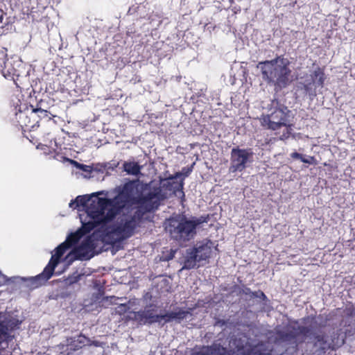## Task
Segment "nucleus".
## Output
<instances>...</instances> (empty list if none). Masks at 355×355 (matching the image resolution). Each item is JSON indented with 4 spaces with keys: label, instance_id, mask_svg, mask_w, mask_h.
<instances>
[{
    "label": "nucleus",
    "instance_id": "nucleus-1",
    "mask_svg": "<svg viewBox=\"0 0 355 355\" xmlns=\"http://www.w3.org/2000/svg\"><path fill=\"white\" fill-rule=\"evenodd\" d=\"M136 197L132 200L137 207L127 208L125 212L118 218L115 224H106L105 226H99L102 233L103 239L110 243L128 239L132 236L135 230L139 227L144 215L152 211H147L144 205L136 202Z\"/></svg>",
    "mask_w": 355,
    "mask_h": 355
},
{
    "label": "nucleus",
    "instance_id": "nucleus-28",
    "mask_svg": "<svg viewBox=\"0 0 355 355\" xmlns=\"http://www.w3.org/2000/svg\"><path fill=\"white\" fill-rule=\"evenodd\" d=\"M158 322H161L162 320H164V323H168L173 320L171 312L166 313L163 315L158 314Z\"/></svg>",
    "mask_w": 355,
    "mask_h": 355
},
{
    "label": "nucleus",
    "instance_id": "nucleus-24",
    "mask_svg": "<svg viewBox=\"0 0 355 355\" xmlns=\"http://www.w3.org/2000/svg\"><path fill=\"white\" fill-rule=\"evenodd\" d=\"M64 158L65 160H67V162H69L71 164H72L73 166H75L77 168H79L84 172L89 173L92 171V168L90 166L78 163V162L71 159H69V158H66V157H64Z\"/></svg>",
    "mask_w": 355,
    "mask_h": 355
},
{
    "label": "nucleus",
    "instance_id": "nucleus-12",
    "mask_svg": "<svg viewBox=\"0 0 355 355\" xmlns=\"http://www.w3.org/2000/svg\"><path fill=\"white\" fill-rule=\"evenodd\" d=\"M0 71L6 78L12 80L15 83L26 73L24 62L14 57L4 60L2 67H0Z\"/></svg>",
    "mask_w": 355,
    "mask_h": 355
},
{
    "label": "nucleus",
    "instance_id": "nucleus-10",
    "mask_svg": "<svg viewBox=\"0 0 355 355\" xmlns=\"http://www.w3.org/2000/svg\"><path fill=\"white\" fill-rule=\"evenodd\" d=\"M253 152L251 148H233L230 153V166L229 173H234L244 171L252 158Z\"/></svg>",
    "mask_w": 355,
    "mask_h": 355
},
{
    "label": "nucleus",
    "instance_id": "nucleus-35",
    "mask_svg": "<svg viewBox=\"0 0 355 355\" xmlns=\"http://www.w3.org/2000/svg\"><path fill=\"white\" fill-rule=\"evenodd\" d=\"M291 157L293 159H300L302 162L304 155L297 152H293L291 154Z\"/></svg>",
    "mask_w": 355,
    "mask_h": 355
},
{
    "label": "nucleus",
    "instance_id": "nucleus-18",
    "mask_svg": "<svg viewBox=\"0 0 355 355\" xmlns=\"http://www.w3.org/2000/svg\"><path fill=\"white\" fill-rule=\"evenodd\" d=\"M313 83L318 87H322L324 85L326 76L324 69L318 67L311 74Z\"/></svg>",
    "mask_w": 355,
    "mask_h": 355
},
{
    "label": "nucleus",
    "instance_id": "nucleus-25",
    "mask_svg": "<svg viewBox=\"0 0 355 355\" xmlns=\"http://www.w3.org/2000/svg\"><path fill=\"white\" fill-rule=\"evenodd\" d=\"M88 342H89V340L86 336L83 334H80L74 340V347L75 349L82 348Z\"/></svg>",
    "mask_w": 355,
    "mask_h": 355
},
{
    "label": "nucleus",
    "instance_id": "nucleus-22",
    "mask_svg": "<svg viewBox=\"0 0 355 355\" xmlns=\"http://www.w3.org/2000/svg\"><path fill=\"white\" fill-rule=\"evenodd\" d=\"M19 119V123L22 127H33V125L31 123L29 117L27 115L26 112L20 111L19 114H17Z\"/></svg>",
    "mask_w": 355,
    "mask_h": 355
},
{
    "label": "nucleus",
    "instance_id": "nucleus-33",
    "mask_svg": "<svg viewBox=\"0 0 355 355\" xmlns=\"http://www.w3.org/2000/svg\"><path fill=\"white\" fill-rule=\"evenodd\" d=\"M252 291L250 288L243 286L242 288H239V294H243L245 295H251Z\"/></svg>",
    "mask_w": 355,
    "mask_h": 355
},
{
    "label": "nucleus",
    "instance_id": "nucleus-27",
    "mask_svg": "<svg viewBox=\"0 0 355 355\" xmlns=\"http://www.w3.org/2000/svg\"><path fill=\"white\" fill-rule=\"evenodd\" d=\"M8 58L7 57V49L2 46L0 42V67H2L4 60H6Z\"/></svg>",
    "mask_w": 355,
    "mask_h": 355
},
{
    "label": "nucleus",
    "instance_id": "nucleus-31",
    "mask_svg": "<svg viewBox=\"0 0 355 355\" xmlns=\"http://www.w3.org/2000/svg\"><path fill=\"white\" fill-rule=\"evenodd\" d=\"M250 297L251 298H261L263 300L266 299V296L264 294V293L260 290L258 291H252Z\"/></svg>",
    "mask_w": 355,
    "mask_h": 355
},
{
    "label": "nucleus",
    "instance_id": "nucleus-36",
    "mask_svg": "<svg viewBox=\"0 0 355 355\" xmlns=\"http://www.w3.org/2000/svg\"><path fill=\"white\" fill-rule=\"evenodd\" d=\"M303 88L306 91V92L309 93V94H313V96H315V91L312 94H311V92H310L311 91V83H308V84H304L303 85Z\"/></svg>",
    "mask_w": 355,
    "mask_h": 355
},
{
    "label": "nucleus",
    "instance_id": "nucleus-19",
    "mask_svg": "<svg viewBox=\"0 0 355 355\" xmlns=\"http://www.w3.org/2000/svg\"><path fill=\"white\" fill-rule=\"evenodd\" d=\"M192 249L196 252V254L201 261L207 260L211 252V247L207 243L199 245Z\"/></svg>",
    "mask_w": 355,
    "mask_h": 355
},
{
    "label": "nucleus",
    "instance_id": "nucleus-29",
    "mask_svg": "<svg viewBox=\"0 0 355 355\" xmlns=\"http://www.w3.org/2000/svg\"><path fill=\"white\" fill-rule=\"evenodd\" d=\"M191 355H208L207 346H204L198 349H194Z\"/></svg>",
    "mask_w": 355,
    "mask_h": 355
},
{
    "label": "nucleus",
    "instance_id": "nucleus-38",
    "mask_svg": "<svg viewBox=\"0 0 355 355\" xmlns=\"http://www.w3.org/2000/svg\"><path fill=\"white\" fill-rule=\"evenodd\" d=\"M192 171V166L190 168H183L182 171V175H184L185 176H188L191 172Z\"/></svg>",
    "mask_w": 355,
    "mask_h": 355
},
{
    "label": "nucleus",
    "instance_id": "nucleus-40",
    "mask_svg": "<svg viewBox=\"0 0 355 355\" xmlns=\"http://www.w3.org/2000/svg\"><path fill=\"white\" fill-rule=\"evenodd\" d=\"M119 308L121 309V310H122L123 311H124V312H125V311H126V309H128V307L127 306V305H126V304H121V305L119 306Z\"/></svg>",
    "mask_w": 355,
    "mask_h": 355
},
{
    "label": "nucleus",
    "instance_id": "nucleus-20",
    "mask_svg": "<svg viewBox=\"0 0 355 355\" xmlns=\"http://www.w3.org/2000/svg\"><path fill=\"white\" fill-rule=\"evenodd\" d=\"M123 168L129 175H138L141 173L142 166L136 162H124Z\"/></svg>",
    "mask_w": 355,
    "mask_h": 355
},
{
    "label": "nucleus",
    "instance_id": "nucleus-6",
    "mask_svg": "<svg viewBox=\"0 0 355 355\" xmlns=\"http://www.w3.org/2000/svg\"><path fill=\"white\" fill-rule=\"evenodd\" d=\"M310 334L311 329L308 327L288 325L284 329L274 331L270 339L275 344L284 346L286 349L292 347L296 351L299 345L303 343Z\"/></svg>",
    "mask_w": 355,
    "mask_h": 355
},
{
    "label": "nucleus",
    "instance_id": "nucleus-23",
    "mask_svg": "<svg viewBox=\"0 0 355 355\" xmlns=\"http://www.w3.org/2000/svg\"><path fill=\"white\" fill-rule=\"evenodd\" d=\"M172 317L173 320H177L178 322H180L187 316L190 313L189 311L182 310L181 309H178V311H171Z\"/></svg>",
    "mask_w": 355,
    "mask_h": 355
},
{
    "label": "nucleus",
    "instance_id": "nucleus-7",
    "mask_svg": "<svg viewBox=\"0 0 355 355\" xmlns=\"http://www.w3.org/2000/svg\"><path fill=\"white\" fill-rule=\"evenodd\" d=\"M232 352L236 355H270L264 343L251 345L250 338L243 333L233 335L229 342Z\"/></svg>",
    "mask_w": 355,
    "mask_h": 355
},
{
    "label": "nucleus",
    "instance_id": "nucleus-41",
    "mask_svg": "<svg viewBox=\"0 0 355 355\" xmlns=\"http://www.w3.org/2000/svg\"><path fill=\"white\" fill-rule=\"evenodd\" d=\"M93 344H94L95 346H99V345H98V341H94V342H93Z\"/></svg>",
    "mask_w": 355,
    "mask_h": 355
},
{
    "label": "nucleus",
    "instance_id": "nucleus-26",
    "mask_svg": "<svg viewBox=\"0 0 355 355\" xmlns=\"http://www.w3.org/2000/svg\"><path fill=\"white\" fill-rule=\"evenodd\" d=\"M9 329L3 321L0 322V344L8 336Z\"/></svg>",
    "mask_w": 355,
    "mask_h": 355
},
{
    "label": "nucleus",
    "instance_id": "nucleus-21",
    "mask_svg": "<svg viewBox=\"0 0 355 355\" xmlns=\"http://www.w3.org/2000/svg\"><path fill=\"white\" fill-rule=\"evenodd\" d=\"M138 186V181H129L124 184L121 194L128 198V197L132 196L137 190Z\"/></svg>",
    "mask_w": 355,
    "mask_h": 355
},
{
    "label": "nucleus",
    "instance_id": "nucleus-8",
    "mask_svg": "<svg viewBox=\"0 0 355 355\" xmlns=\"http://www.w3.org/2000/svg\"><path fill=\"white\" fill-rule=\"evenodd\" d=\"M69 249L64 242L60 244L55 249V254H52L48 264L45 266L43 271L39 275L30 278L29 282L33 288H38L44 285L46 282L53 275L55 268L60 262L62 257L65 252Z\"/></svg>",
    "mask_w": 355,
    "mask_h": 355
},
{
    "label": "nucleus",
    "instance_id": "nucleus-4",
    "mask_svg": "<svg viewBox=\"0 0 355 355\" xmlns=\"http://www.w3.org/2000/svg\"><path fill=\"white\" fill-rule=\"evenodd\" d=\"M127 201V198L123 194L113 198H97V201L89 208V218L94 219L99 226H105L125 208Z\"/></svg>",
    "mask_w": 355,
    "mask_h": 355
},
{
    "label": "nucleus",
    "instance_id": "nucleus-2",
    "mask_svg": "<svg viewBox=\"0 0 355 355\" xmlns=\"http://www.w3.org/2000/svg\"><path fill=\"white\" fill-rule=\"evenodd\" d=\"M182 176V173L176 172L168 178L160 180V186L150 189L145 194L141 193L136 196V202L144 205L147 211H155L158 209L161 201L167 198L168 192L177 196L178 193L184 197L183 191L184 179L175 181Z\"/></svg>",
    "mask_w": 355,
    "mask_h": 355
},
{
    "label": "nucleus",
    "instance_id": "nucleus-16",
    "mask_svg": "<svg viewBox=\"0 0 355 355\" xmlns=\"http://www.w3.org/2000/svg\"><path fill=\"white\" fill-rule=\"evenodd\" d=\"M98 197H95L94 199L87 196H78L75 200H71L69 203V207L72 209H77L80 207H83L85 209L87 216L89 217V208L92 207V205L97 201Z\"/></svg>",
    "mask_w": 355,
    "mask_h": 355
},
{
    "label": "nucleus",
    "instance_id": "nucleus-11",
    "mask_svg": "<svg viewBox=\"0 0 355 355\" xmlns=\"http://www.w3.org/2000/svg\"><path fill=\"white\" fill-rule=\"evenodd\" d=\"M340 331L334 332L330 342H328L324 334L313 335L315 340L313 347L317 348L316 352L318 355L324 354L328 349L335 350L345 343V336L339 333Z\"/></svg>",
    "mask_w": 355,
    "mask_h": 355
},
{
    "label": "nucleus",
    "instance_id": "nucleus-34",
    "mask_svg": "<svg viewBox=\"0 0 355 355\" xmlns=\"http://www.w3.org/2000/svg\"><path fill=\"white\" fill-rule=\"evenodd\" d=\"M115 300H116L115 296H107V297H104L102 299L101 302L103 303L105 302H109V304H111L114 303Z\"/></svg>",
    "mask_w": 355,
    "mask_h": 355
},
{
    "label": "nucleus",
    "instance_id": "nucleus-14",
    "mask_svg": "<svg viewBox=\"0 0 355 355\" xmlns=\"http://www.w3.org/2000/svg\"><path fill=\"white\" fill-rule=\"evenodd\" d=\"M95 247L94 239L92 236H88L78 247L73 250L75 259L81 261L89 260L94 255V250Z\"/></svg>",
    "mask_w": 355,
    "mask_h": 355
},
{
    "label": "nucleus",
    "instance_id": "nucleus-13",
    "mask_svg": "<svg viewBox=\"0 0 355 355\" xmlns=\"http://www.w3.org/2000/svg\"><path fill=\"white\" fill-rule=\"evenodd\" d=\"M99 227L94 219H90L86 223H83L82 227L73 233H71L64 242L69 248L75 245L85 234L89 233L96 227Z\"/></svg>",
    "mask_w": 355,
    "mask_h": 355
},
{
    "label": "nucleus",
    "instance_id": "nucleus-17",
    "mask_svg": "<svg viewBox=\"0 0 355 355\" xmlns=\"http://www.w3.org/2000/svg\"><path fill=\"white\" fill-rule=\"evenodd\" d=\"M196 254V252H194L192 248L187 250L186 257L184 261V266L182 269L190 270L196 268L197 263L200 262Z\"/></svg>",
    "mask_w": 355,
    "mask_h": 355
},
{
    "label": "nucleus",
    "instance_id": "nucleus-9",
    "mask_svg": "<svg viewBox=\"0 0 355 355\" xmlns=\"http://www.w3.org/2000/svg\"><path fill=\"white\" fill-rule=\"evenodd\" d=\"M290 110L285 106L276 107L267 115H262L261 125L266 129L277 130L283 126H288Z\"/></svg>",
    "mask_w": 355,
    "mask_h": 355
},
{
    "label": "nucleus",
    "instance_id": "nucleus-5",
    "mask_svg": "<svg viewBox=\"0 0 355 355\" xmlns=\"http://www.w3.org/2000/svg\"><path fill=\"white\" fill-rule=\"evenodd\" d=\"M202 223V220L196 217L188 218L184 214H175L166 219L164 225L171 239L184 243L195 237L196 229Z\"/></svg>",
    "mask_w": 355,
    "mask_h": 355
},
{
    "label": "nucleus",
    "instance_id": "nucleus-3",
    "mask_svg": "<svg viewBox=\"0 0 355 355\" xmlns=\"http://www.w3.org/2000/svg\"><path fill=\"white\" fill-rule=\"evenodd\" d=\"M290 62L282 55L272 60L259 62L257 67L260 69L262 78L268 84L279 89L286 87L291 82Z\"/></svg>",
    "mask_w": 355,
    "mask_h": 355
},
{
    "label": "nucleus",
    "instance_id": "nucleus-32",
    "mask_svg": "<svg viewBox=\"0 0 355 355\" xmlns=\"http://www.w3.org/2000/svg\"><path fill=\"white\" fill-rule=\"evenodd\" d=\"M302 162L305 164H317V160L313 156H309L307 158H306L304 156L302 159Z\"/></svg>",
    "mask_w": 355,
    "mask_h": 355
},
{
    "label": "nucleus",
    "instance_id": "nucleus-39",
    "mask_svg": "<svg viewBox=\"0 0 355 355\" xmlns=\"http://www.w3.org/2000/svg\"><path fill=\"white\" fill-rule=\"evenodd\" d=\"M36 112H40L41 114H44V115H46V110H42V109H31V114L36 113Z\"/></svg>",
    "mask_w": 355,
    "mask_h": 355
},
{
    "label": "nucleus",
    "instance_id": "nucleus-15",
    "mask_svg": "<svg viewBox=\"0 0 355 355\" xmlns=\"http://www.w3.org/2000/svg\"><path fill=\"white\" fill-rule=\"evenodd\" d=\"M155 309H148L139 311H133L132 320L137 321L139 324H152L159 322L158 314L155 313Z\"/></svg>",
    "mask_w": 355,
    "mask_h": 355
},
{
    "label": "nucleus",
    "instance_id": "nucleus-30",
    "mask_svg": "<svg viewBox=\"0 0 355 355\" xmlns=\"http://www.w3.org/2000/svg\"><path fill=\"white\" fill-rule=\"evenodd\" d=\"M80 277H81V275L79 274L69 276L67 279V283L69 284H73L77 283L80 279Z\"/></svg>",
    "mask_w": 355,
    "mask_h": 355
},
{
    "label": "nucleus",
    "instance_id": "nucleus-37",
    "mask_svg": "<svg viewBox=\"0 0 355 355\" xmlns=\"http://www.w3.org/2000/svg\"><path fill=\"white\" fill-rule=\"evenodd\" d=\"M345 315H347V316H352L353 314H354V309L353 308V306H350L349 308H347L345 311H344Z\"/></svg>",
    "mask_w": 355,
    "mask_h": 355
}]
</instances>
